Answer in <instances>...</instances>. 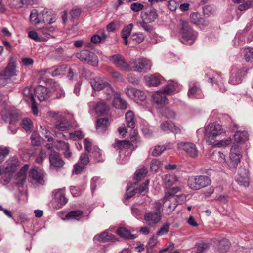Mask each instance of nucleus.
I'll return each mask as SVG.
<instances>
[{"label":"nucleus","mask_w":253,"mask_h":253,"mask_svg":"<svg viewBox=\"0 0 253 253\" xmlns=\"http://www.w3.org/2000/svg\"><path fill=\"white\" fill-rule=\"evenodd\" d=\"M131 146V143L126 140H117L114 145V148L119 149H127L130 148Z\"/></svg>","instance_id":"obj_37"},{"label":"nucleus","mask_w":253,"mask_h":253,"mask_svg":"<svg viewBox=\"0 0 253 253\" xmlns=\"http://www.w3.org/2000/svg\"><path fill=\"white\" fill-rule=\"evenodd\" d=\"M55 147L59 150L68 149L69 147L68 143L62 141H57L55 144Z\"/></svg>","instance_id":"obj_61"},{"label":"nucleus","mask_w":253,"mask_h":253,"mask_svg":"<svg viewBox=\"0 0 253 253\" xmlns=\"http://www.w3.org/2000/svg\"><path fill=\"white\" fill-rule=\"evenodd\" d=\"M211 183L210 178L206 175L192 176L188 180V185L192 190H197L209 185Z\"/></svg>","instance_id":"obj_3"},{"label":"nucleus","mask_w":253,"mask_h":253,"mask_svg":"<svg viewBox=\"0 0 253 253\" xmlns=\"http://www.w3.org/2000/svg\"><path fill=\"white\" fill-rule=\"evenodd\" d=\"M50 167L52 169L58 170L63 168L64 162L60 154L54 150H52L49 154Z\"/></svg>","instance_id":"obj_8"},{"label":"nucleus","mask_w":253,"mask_h":253,"mask_svg":"<svg viewBox=\"0 0 253 253\" xmlns=\"http://www.w3.org/2000/svg\"><path fill=\"white\" fill-rule=\"evenodd\" d=\"M136 190L132 187L131 186H128L125 194V198L129 199L133 197L136 193Z\"/></svg>","instance_id":"obj_62"},{"label":"nucleus","mask_w":253,"mask_h":253,"mask_svg":"<svg viewBox=\"0 0 253 253\" xmlns=\"http://www.w3.org/2000/svg\"><path fill=\"white\" fill-rule=\"evenodd\" d=\"M188 96L190 98H202L204 97L199 83L191 82L189 84Z\"/></svg>","instance_id":"obj_12"},{"label":"nucleus","mask_w":253,"mask_h":253,"mask_svg":"<svg viewBox=\"0 0 253 253\" xmlns=\"http://www.w3.org/2000/svg\"><path fill=\"white\" fill-rule=\"evenodd\" d=\"M230 247V242L227 239H223L219 242L218 248L222 252H226Z\"/></svg>","instance_id":"obj_42"},{"label":"nucleus","mask_w":253,"mask_h":253,"mask_svg":"<svg viewBox=\"0 0 253 253\" xmlns=\"http://www.w3.org/2000/svg\"><path fill=\"white\" fill-rule=\"evenodd\" d=\"M109 125L108 120L106 118L98 119L96 121V128L98 133L105 132Z\"/></svg>","instance_id":"obj_25"},{"label":"nucleus","mask_w":253,"mask_h":253,"mask_svg":"<svg viewBox=\"0 0 253 253\" xmlns=\"http://www.w3.org/2000/svg\"><path fill=\"white\" fill-rule=\"evenodd\" d=\"M39 30L40 32L44 35V37L42 38V40L43 39L44 40H46V39H49L51 37V35L48 33V31L52 32L54 30L53 27L50 28H43L40 29Z\"/></svg>","instance_id":"obj_52"},{"label":"nucleus","mask_w":253,"mask_h":253,"mask_svg":"<svg viewBox=\"0 0 253 253\" xmlns=\"http://www.w3.org/2000/svg\"><path fill=\"white\" fill-rule=\"evenodd\" d=\"M110 60L115 65L121 68L124 70L127 71L131 70V68L129 64L126 63L123 57L119 54L111 56Z\"/></svg>","instance_id":"obj_14"},{"label":"nucleus","mask_w":253,"mask_h":253,"mask_svg":"<svg viewBox=\"0 0 253 253\" xmlns=\"http://www.w3.org/2000/svg\"><path fill=\"white\" fill-rule=\"evenodd\" d=\"M9 153V148L7 147H0V163L2 162L5 158Z\"/></svg>","instance_id":"obj_48"},{"label":"nucleus","mask_w":253,"mask_h":253,"mask_svg":"<svg viewBox=\"0 0 253 253\" xmlns=\"http://www.w3.org/2000/svg\"><path fill=\"white\" fill-rule=\"evenodd\" d=\"M145 35L141 32L134 33L131 35V39L132 40L138 43H140L143 42L145 38Z\"/></svg>","instance_id":"obj_41"},{"label":"nucleus","mask_w":253,"mask_h":253,"mask_svg":"<svg viewBox=\"0 0 253 253\" xmlns=\"http://www.w3.org/2000/svg\"><path fill=\"white\" fill-rule=\"evenodd\" d=\"M146 98V96L143 91L136 89L134 94V97H133L132 99L135 101L139 100L143 101L145 100Z\"/></svg>","instance_id":"obj_47"},{"label":"nucleus","mask_w":253,"mask_h":253,"mask_svg":"<svg viewBox=\"0 0 253 253\" xmlns=\"http://www.w3.org/2000/svg\"><path fill=\"white\" fill-rule=\"evenodd\" d=\"M226 136V131L218 123L210 124L205 127L204 138L209 145H212Z\"/></svg>","instance_id":"obj_1"},{"label":"nucleus","mask_w":253,"mask_h":253,"mask_svg":"<svg viewBox=\"0 0 253 253\" xmlns=\"http://www.w3.org/2000/svg\"><path fill=\"white\" fill-rule=\"evenodd\" d=\"M169 225L165 224L163 225L160 230L157 232V234L158 236H161L166 234L169 230Z\"/></svg>","instance_id":"obj_64"},{"label":"nucleus","mask_w":253,"mask_h":253,"mask_svg":"<svg viewBox=\"0 0 253 253\" xmlns=\"http://www.w3.org/2000/svg\"><path fill=\"white\" fill-rule=\"evenodd\" d=\"M55 127L59 131H64L71 129L72 125L67 120L63 118L56 122Z\"/></svg>","instance_id":"obj_20"},{"label":"nucleus","mask_w":253,"mask_h":253,"mask_svg":"<svg viewBox=\"0 0 253 253\" xmlns=\"http://www.w3.org/2000/svg\"><path fill=\"white\" fill-rule=\"evenodd\" d=\"M162 114L168 118H173L175 116V112L169 108L164 109L163 110Z\"/></svg>","instance_id":"obj_58"},{"label":"nucleus","mask_w":253,"mask_h":253,"mask_svg":"<svg viewBox=\"0 0 253 253\" xmlns=\"http://www.w3.org/2000/svg\"><path fill=\"white\" fill-rule=\"evenodd\" d=\"M56 20V15L51 11L44 10L42 12V21L45 24H52Z\"/></svg>","instance_id":"obj_22"},{"label":"nucleus","mask_w":253,"mask_h":253,"mask_svg":"<svg viewBox=\"0 0 253 253\" xmlns=\"http://www.w3.org/2000/svg\"><path fill=\"white\" fill-rule=\"evenodd\" d=\"M89 162V158L88 156L86 154H82L80 157L79 162L78 163L85 167Z\"/></svg>","instance_id":"obj_55"},{"label":"nucleus","mask_w":253,"mask_h":253,"mask_svg":"<svg viewBox=\"0 0 253 253\" xmlns=\"http://www.w3.org/2000/svg\"><path fill=\"white\" fill-rule=\"evenodd\" d=\"M23 96L25 100L27 101H32L35 100L32 90L30 88L25 87L23 91Z\"/></svg>","instance_id":"obj_40"},{"label":"nucleus","mask_w":253,"mask_h":253,"mask_svg":"<svg viewBox=\"0 0 253 253\" xmlns=\"http://www.w3.org/2000/svg\"><path fill=\"white\" fill-rule=\"evenodd\" d=\"M129 65L131 68V70H133L140 73L146 72L147 70L150 69L151 66L150 61L144 58L131 60Z\"/></svg>","instance_id":"obj_5"},{"label":"nucleus","mask_w":253,"mask_h":253,"mask_svg":"<svg viewBox=\"0 0 253 253\" xmlns=\"http://www.w3.org/2000/svg\"><path fill=\"white\" fill-rule=\"evenodd\" d=\"M65 68H66V65H62L57 67L49 73L53 77H56L59 75H65Z\"/></svg>","instance_id":"obj_45"},{"label":"nucleus","mask_w":253,"mask_h":253,"mask_svg":"<svg viewBox=\"0 0 253 253\" xmlns=\"http://www.w3.org/2000/svg\"><path fill=\"white\" fill-rule=\"evenodd\" d=\"M6 163L7 166L5 168L4 167V173L8 174V176L7 177L4 176L3 178L5 181L9 182L12 178L13 173L19 166V161L17 158L12 157L7 160Z\"/></svg>","instance_id":"obj_7"},{"label":"nucleus","mask_w":253,"mask_h":253,"mask_svg":"<svg viewBox=\"0 0 253 253\" xmlns=\"http://www.w3.org/2000/svg\"><path fill=\"white\" fill-rule=\"evenodd\" d=\"M236 144L245 142L248 139V134L246 131H236L234 136Z\"/></svg>","instance_id":"obj_30"},{"label":"nucleus","mask_w":253,"mask_h":253,"mask_svg":"<svg viewBox=\"0 0 253 253\" xmlns=\"http://www.w3.org/2000/svg\"><path fill=\"white\" fill-rule=\"evenodd\" d=\"M35 94L40 101L47 99L50 96V91L48 88L43 86H38L34 89Z\"/></svg>","instance_id":"obj_17"},{"label":"nucleus","mask_w":253,"mask_h":253,"mask_svg":"<svg viewBox=\"0 0 253 253\" xmlns=\"http://www.w3.org/2000/svg\"><path fill=\"white\" fill-rule=\"evenodd\" d=\"M133 25L132 23L125 26L122 30L121 37L123 38H128L130 35Z\"/></svg>","instance_id":"obj_39"},{"label":"nucleus","mask_w":253,"mask_h":253,"mask_svg":"<svg viewBox=\"0 0 253 253\" xmlns=\"http://www.w3.org/2000/svg\"><path fill=\"white\" fill-rule=\"evenodd\" d=\"M141 206L138 204L133 205L131 207V212L132 214L137 218H140L141 217Z\"/></svg>","instance_id":"obj_46"},{"label":"nucleus","mask_w":253,"mask_h":253,"mask_svg":"<svg viewBox=\"0 0 253 253\" xmlns=\"http://www.w3.org/2000/svg\"><path fill=\"white\" fill-rule=\"evenodd\" d=\"M83 212L81 210L73 211L69 212L66 215V218L68 219L78 220L83 215Z\"/></svg>","instance_id":"obj_38"},{"label":"nucleus","mask_w":253,"mask_h":253,"mask_svg":"<svg viewBox=\"0 0 253 253\" xmlns=\"http://www.w3.org/2000/svg\"><path fill=\"white\" fill-rule=\"evenodd\" d=\"M235 180L240 185L248 187L250 181L249 172L247 169L244 167L240 168Z\"/></svg>","instance_id":"obj_11"},{"label":"nucleus","mask_w":253,"mask_h":253,"mask_svg":"<svg viewBox=\"0 0 253 253\" xmlns=\"http://www.w3.org/2000/svg\"><path fill=\"white\" fill-rule=\"evenodd\" d=\"M76 57L80 61L86 62L93 66H96L98 63L97 56L93 52L87 50L77 53Z\"/></svg>","instance_id":"obj_6"},{"label":"nucleus","mask_w":253,"mask_h":253,"mask_svg":"<svg viewBox=\"0 0 253 253\" xmlns=\"http://www.w3.org/2000/svg\"><path fill=\"white\" fill-rule=\"evenodd\" d=\"M114 95H116V96L114 97L113 101V105L114 107L117 109L122 110L126 109L127 107L126 101L122 99L117 94H115V93ZM113 96H114L115 95Z\"/></svg>","instance_id":"obj_27"},{"label":"nucleus","mask_w":253,"mask_h":253,"mask_svg":"<svg viewBox=\"0 0 253 253\" xmlns=\"http://www.w3.org/2000/svg\"><path fill=\"white\" fill-rule=\"evenodd\" d=\"M150 39V42L153 44L158 43L163 40V37L155 32L152 34Z\"/></svg>","instance_id":"obj_57"},{"label":"nucleus","mask_w":253,"mask_h":253,"mask_svg":"<svg viewBox=\"0 0 253 253\" xmlns=\"http://www.w3.org/2000/svg\"><path fill=\"white\" fill-rule=\"evenodd\" d=\"M46 157V153L45 150L41 149L36 159V162L38 164H42Z\"/></svg>","instance_id":"obj_56"},{"label":"nucleus","mask_w":253,"mask_h":253,"mask_svg":"<svg viewBox=\"0 0 253 253\" xmlns=\"http://www.w3.org/2000/svg\"><path fill=\"white\" fill-rule=\"evenodd\" d=\"M110 106L104 102H99L96 105L95 110L96 113L100 115L107 114L109 111Z\"/></svg>","instance_id":"obj_29"},{"label":"nucleus","mask_w":253,"mask_h":253,"mask_svg":"<svg viewBox=\"0 0 253 253\" xmlns=\"http://www.w3.org/2000/svg\"><path fill=\"white\" fill-rule=\"evenodd\" d=\"M90 84L92 88L95 91L105 90L107 94L112 96L114 95L115 92L110 84L107 82L99 78H95L90 80Z\"/></svg>","instance_id":"obj_4"},{"label":"nucleus","mask_w":253,"mask_h":253,"mask_svg":"<svg viewBox=\"0 0 253 253\" xmlns=\"http://www.w3.org/2000/svg\"><path fill=\"white\" fill-rule=\"evenodd\" d=\"M153 103L157 108H162L168 103V100L162 91H157L152 95Z\"/></svg>","instance_id":"obj_13"},{"label":"nucleus","mask_w":253,"mask_h":253,"mask_svg":"<svg viewBox=\"0 0 253 253\" xmlns=\"http://www.w3.org/2000/svg\"><path fill=\"white\" fill-rule=\"evenodd\" d=\"M21 125L22 127L26 131L30 130L32 126L31 120L28 119H23L21 122Z\"/></svg>","instance_id":"obj_53"},{"label":"nucleus","mask_w":253,"mask_h":253,"mask_svg":"<svg viewBox=\"0 0 253 253\" xmlns=\"http://www.w3.org/2000/svg\"><path fill=\"white\" fill-rule=\"evenodd\" d=\"M54 198L61 205L67 203L68 199L65 197L64 192L63 190H59L53 192Z\"/></svg>","instance_id":"obj_35"},{"label":"nucleus","mask_w":253,"mask_h":253,"mask_svg":"<svg viewBox=\"0 0 253 253\" xmlns=\"http://www.w3.org/2000/svg\"><path fill=\"white\" fill-rule=\"evenodd\" d=\"M144 218L149 225L153 226L160 221L161 215L160 212H148L144 215Z\"/></svg>","instance_id":"obj_18"},{"label":"nucleus","mask_w":253,"mask_h":253,"mask_svg":"<svg viewBox=\"0 0 253 253\" xmlns=\"http://www.w3.org/2000/svg\"><path fill=\"white\" fill-rule=\"evenodd\" d=\"M44 174L42 171L38 170L36 168L32 169L29 172V177L33 183L43 184Z\"/></svg>","instance_id":"obj_15"},{"label":"nucleus","mask_w":253,"mask_h":253,"mask_svg":"<svg viewBox=\"0 0 253 253\" xmlns=\"http://www.w3.org/2000/svg\"><path fill=\"white\" fill-rule=\"evenodd\" d=\"M157 14L155 9H152L149 12H146L144 14H142V17L148 22H152L157 18Z\"/></svg>","instance_id":"obj_34"},{"label":"nucleus","mask_w":253,"mask_h":253,"mask_svg":"<svg viewBox=\"0 0 253 253\" xmlns=\"http://www.w3.org/2000/svg\"><path fill=\"white\" fill-rule=\"evenodd\" d=\"M162 130L167 133H173L175 134L181 133V130L174 124L169 121H165L160 125Z\"/></svg>","instance_id":"obj_16"},{"label":"nucleus","mask_w":253,"mask_h":253,"mask_svg":"<svg viewBox=\"0 0 253 253\" xmlns=\"http://www.w3.org/2000/svg\"><path fill=\"white\" fill-rule=\"evenodd\" d=\"M242 157L241 148L239 144H233L230 153V159L231 165L234 168H236L240 162V159Z\"/></svg>","instance_id":"obj_9"},{"label":"nucleus","mask_w":253,"mask_h":253,"mask_svg":"<svg viewBox=\"0 0 253 253\" xmlns=\"http://www.w3.org/2000/svg\"><path fill=\"white\" fill-rule=\"evenodd\" d=\"M247 70L244 69L238 70L236 73H232L229 83L232 84H237L241 83L243 77L247 74Z\"/></svg>","instance_id":"obj_19"},{"label":"nucleus","mask_w":253,"mask_h":253,"mask_svg":"<svg viewBox=\"0 0 253 253\" xmlns=\"http://www.w3.org/2000/svg\"><path fill=\"white\" fill-rule=\"evenodd\" d=\"M180 25L182 35L181 42L185 44H192L197 38V33L191 28L189 23L184 20H180Z\"/></svg>","instance_id":"obj_2"},{"label":"nucleus","mask_w":253,"mask_h":253,"mask_svg":"<svg viewBox=\"0 0 253 253\" xmlns=\"http://www.w3.org/2000/svg\"><path fill=\"white\" fill-rule=\"evenodd\" d=\"M166 148L164 146H157L153 150L152 154L154 156H158L160 155Z\"/></svg>","instance_id":"obj_59"},{"label":"nucleus","mask_w":253,"mask_h":253,"mask_svg":"<svg viewBox=\"0 0 253 253\" xmlns=\"http://www.w3.org/2000/svg\"><path fill=\"white\" fill-rule=\"evenodd\" d=\"M134 113L132 111H128L126 114V123L128 127L134 128L135 127Z\"/></svg>","instance_id":"obj_36"},{"label":"nucleus","mask_w":253,"mask_h":253,"mask_svg":"<svg viewBox=\"0 0 253 253\" xmlns=\"http://www.w3.org/2000/svg\"><path fill=\"white\" fill-rule=\"evenodd\" d=\"M145 79L146 84L149 86H157L161 83L160 78L156 75L147 76Z\"/></svg>","instance_id":"obj_28"},{"label":"nucleus","mask_w":253,"mask_h":253,"mask_svg":"<svg viewBox=\"0 0 253 253\" xmlns=\"http://www.w3.org/2000/svg\"><path fill=\"white\" fill-rule=\"evenodd\" d=\"M163 181L166 187H170L178 181L176 176L172 174H166L163 177Z\"/></svg>","instance_id":"obj_32"},{"label":"nucleus","mask_w":253,"mask_h":253,"mask_svg":"<svg viewBox=\"0 0 253 253\" xmlns=\"http://www.w3.org/2000/svg\"><path fill=\"white\" fill-rule=\"evenodd\" d=\"M253 4V0H248L245 1L244 3L240 5L238 7V9L240 11H244L251 8Z\"/></svg>","instance_id":"obj_60"},{"label":"nucleus","mask_w":253,"mask_h":253,"mask_svg":"<svg viewBox=\"0 0 253 253\" xmlns=\"http://www.w3.org/2000/svg\"><path fill=\"white\" fill-rule=\"evenodd\" d=\"M178 147L185 151L192 158H196L198 156V150L196 145L191 142H181L178 144Z\"/></svg>","instance_id":"obj_10"},{"label":"nucleus","mask_w":253,"mask_h":253,"mask_svg":"<svg viewBox=\"0 0 253 253\" xmlns=\"http://www.w3.org/2000/svg\"><path fill=\"white\" fill-rule=\"evenodd\" d=\"M84 168L85 167L84 166H82L79 163H77L74 166L73 173L75 174H80L84 169Z\"/></svg>","instance_id":"obj_63"},{"label":"nucleus","mask_w":253,"mask_h":253,"mask_svg":"<svg viewBox=\"0 0 253 253\" xmlns=\"http://www.w3.org/2000/svg\"><path fill=\"white\" fill-rule=\"evenodd\" d=\"M175 84H168L164 87L163 90H161L160 91H162L163 93L166 95V94H172L175 92Z\"/></svg>","instance_id":"obj_44"},{"label":"nucleus","mask_w":253,"mask_h":253,"mask_svg":"<svg viewBox=\"0 0 253 253\" xmlns=\"http://www.w3.org/2000/svg\"><path fill=\"white\" fill-rule=\"evenodd\" d=\"M231 138H228L225 140L218 139V141H217L215 144H212V145L217 147H226L231 143Z\"/></svg>","instance_id":"obj_50"},{"label":"nucleus","mask_w":253,"mask_h":253,"mask_svg":"<svg viewBox=\"0 0 253 253\" xmlns=\"http://www.w3.org/2000/svg\"><path fill=\"white\" fill-rule=\"evenodd\" d=\"M195 247L197 249V251L195 253H202L209 248V245L207 243L201 242L196 243Z\"/></svg>","instance_id":"obj_43"},{"label":"nucleus","mask_w":253,"mask_h":253,"mask_svg":"<svg viewBox=\"0 0 253 253\" xmlns=\"http://www.w3.org/2000/svg\"><path fill=\"white\" fill-rule=\"evenodd\" d=\"M94 239L99 241L104 242L107 241L115 242L117 240V238L114 235L107 232H104L100 234L98 236H95Z\"/></svg>","instance_id":"obj_26"},{"label":"nucleus","mask_w":253,"mask_h":253,"mask_svg":"<svg viewBox=\"0 0 253 253\" xmlns=\"http://www.w3.org/2000/svg\"><path fill=\"white\" fill-rule=\"evenodd\" d=\"M147 173V170L145 168H142L137 170L135 173V179L137 180H140L144 177Z\"/></svg>","instance_id":"obj_51"},{"label":"nucleus","mask_w":253,"mask_h":253,"mask_svg":"<svg viewBox=\"0 0 253 253\" xmlns=\"http://www.w3.org/2000/svg\"><path fill=\"white\" fill-rule=\"evenodd\" d=\"M28 165H25L20 169V171L17 174L16 179L17 181L16 184L22 186L26 180L27 176V171L28 169Z\"/></svg>","instance_id":"obj_23"},{"label":"nucleus","mask_w":253,"mask_h":253,"mask_svg":"<svg viewBox=\"0 0 253 253\" xmlns=\"http://www.w3.org/2000/svg\"><path fill=\"white\" fill-rule=\"evenodd\" d=\"M116 233L120 236L124 238L134 239L136 238L135 235L131 234L128 230L124 227L119 228L116 231Z\"/></svg>","instance_id":"obj_31"},{"label":"nucleus","mask_w":253,"mask_h":253,"mask_svg":"<svg viewBox=\"0 0 253 253\" xmlns=\"http://www.w3.org/2000/svg\"><path fill=\"white\" fill-rule=\"evenodd\" d=\"M30 19L32 23L35 24L40 23L42 21V12L38 13L35 9L32 10L30 16Z\"/></svg>","instance_id":"obj_33"},{"label":"nucleus","mask_w":253,"mask_h":253,"mask_svg":"<svg viewBox=\"0 0 253 253\" xmlns=\"http://www.w3.org/2000/svg\"><path fill=\"white\" fill-rule=\"evenodd\" d=\"M1 75L7 78L16 75V65L14 61H10Z\"/></svg>","instance_id":"obj_24"},{"label":"nucleus","mask_w":253,"mask_h":253,"mask_svg":"<svg viewBox=\"0 0 253 253\" xmlns=\"http://www.w3.org/2000/svg\"><path fill=\"white\" fill-rule=\"evenodd\" d=\"M245 58L249 62L253 59V48H246L244 50Z\"/></svg>","instance_id":"obj_54"},{"label":"nucleus","mask_w":253,"mask_h":253,"mask_svg":"<svg viewBox=\"0 0 253 253\" xmlns=\"http://www.w3.org/2000/svg\"><path fill=\"white\" fill-rule=\"evenodd\" d=\"M3 119L10 124H15L18 121V115L10 111H4L1 112Z\"/></svg>","instance_id":"obj_21"},{"label":"nucleus","mask_w":253,"mask_h":253,"mask_svg":"<svg viewBox=\"0 0 253 253\" xmlns=\"http://www.w3.org/2000/svg\"><path fill=\"white\" fill-rule=\"evenodd\" d=\"M32 144L35 146H39L41 144V138L36 132H33L31 135Z\"/></svg>","instance_id":"obj_49"}]
</instances>
